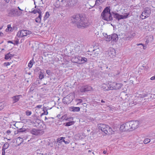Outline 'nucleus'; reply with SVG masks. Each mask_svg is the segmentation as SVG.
<instances>
[{"label":"nucleus","mask_w":155,"mask_h":155,"mask_svg":"<svg viewBox=\"0 0 155 155\" xmlns=\"http://www.w3.org/2000/svg\"><path fill=\"white\" fill-rule=\"evenodd\" d=\"M73 23L77 25L78 28H84L87 26L89 24L87 19L81 17L79 14L74 15L71 19Z\"/></svg>","instance_id":"f257e3e1"},{"label":"nucleus","mask_w":155,"mask_h":155,"mask_svg":"<svg viewBox=\"0 0 155 155\" xmlns=\"http://www.w3.org/2000/svg\"><path fill=\"white\" fill-rule=\"evenodd\" d=\"M26 130L25 129L20 128L17 130L16 133H15V134H19V135H20V136L16 140L17 142L18 143V145L21 144L25 140H27L28 137L25 132Z\"/></svg>","instance_id":"f03ea898"},{"label":"nucleus","mask_w":155,"mask_h":155,"mask_svg":"<svg viewBox=\"0 0 155 155\" xmlns=\"http://www.w3.org/2000/svg\"><path fill=\"white\" fill-rule=\"evenodd\" d=\"M110 8V7L105 8L101 13V16L102 19L107 21H111L113 19Z\"/></svg>","instance_id":"7ed1b4c3"},{"label":"nucleus","mask_w":155,"mask_h":155,"mask_svg":"<svg viewBox=\"0 0 155 155\" xmlns=\"http://www.w3.org/2000/svg\"><path fill=\"white\" fill-rule=\"evenodd\" d=\"M31 33V32L27 30H22L18 31L17 34V36L19 37H22L26 36Z\"/></svg>","instance_id":"20e7f679"},{"label":"nucleus","mask_w":155,"mask_h":155,"mask_svg":"<svg viewBox=\"0 0 155 155\" xmlns=\"http://www.w3.org/2000/svg\"><path fill=\"white\" fill-rule=\"evenodd\" d=\"M116 55V52L114 49L111 48H110L107 53L106 54V56L108 58H114Z\"/></svg>","instance_id":"39448f33"},{"label":"nucleus","mask_w":155,"mask_h":155,"mask_svg":"<svg viewBox=\"0 0 155 155\" xmlns=\"http://www.w3.org/2000/svg\"><path fill=\"white\" fill-rule=\"evenodd\" d=\"M112 13L114 15V18L118 19V21L121 19H124L127 18L129 15L128 13H126V15H120L117 13H114V12H112Z\"/></svg>","instance_id":"423d86ee"},{"label":"nucleus","mask_w":155,"mask_h":155,"mask_svg":"<svg viewBox=\"0 0 155 155\" xmlns=\"http://www.w3.org/2000/svg\"><path fill=\"white\" fill-rule=\"evenodd\" d=\"M130 122L131 130H135L138 127L139 122L138 120H132Z\"/></svg>","instance_id":"0eeeda50"},{"label":"nucleus","mask_w":155,"mask_h":155,"mask_svg":"<svg viewBox=\"0 0 155 155\" xmlns=\"http://www.w3.org/2000/svg\"><path fill=\"white\" fill-rule=\"evenodd\" d=\"M98 128L99 129L104 132L105 134H107V129L109 128V126L106 124H99Z\"/></svg>","instance_id":"6e6552de"},{"label":"nucleus","mask_w":155,"mask_h":155,"mask_svg":"<svg viewBox=\"0 0 155 155\" xmlns=\"http://www.w3.org/2000/svg\"><path fill=\"white\" fill-rule=\"evenodd\" d=\"M72 0H61V2H60V4L62 5H64L66 7H68L71 5V2Z\"/></svg>","instance_id":"1a4fd4ad"},{"label":"nucleus","mask_w":155,"mask_h":155,"mask_svg":"<svg viewBox=\"0 0 155 155\" xmlns=\"http://www.w3.org/2000/svg\"><path fill=\"white\" fill-rule=\"evenodd\" d=\"M150 12L151 10L150 8H146L142 12V15H143V14H144L146 15L143 18H142V19H144L148 17L150 15Z\"/></svg>","instance_id":"9d476101"},{"label":"nucleus","mask_w":155,"mask_h":155,"mask_svg":"<svg viewBox=\"0 0 155 155\" xmlns=\"http://www.w3.org/2000/svg\"><path fill=\"white\" fill-rule=\"evenodd\" d=\"M92 89V87L90 86H83L81 88L80 91L81 92H85L86 91H91Z\"/></svg>","instance_id":"9b49d317"},{"label":"nucleus","mask_w":155,"mask_h":155,"mask_svg":"<svg viewBox=\"0 0 155 155\" xmlns=\"http://www.w3.org/2000/svg\"><path fill=\"white\" fill-rule=\"evenodd\" d=\"M30 132L32 134L38 135L42 134L41 130L35 129H33L30 131Z\"/></svg>","instance_id":"f8f14e48"},{"label":"nucleus","mask_w":155,"mask_h":155,"mask_svg":"<svg viewBox=\"0 0 155 155\" xmlns=\"http://www.w3.org/2000/svg\"><path fill=\"white\" fill-rule=\"evenodd\" d=\"M83 46L81 45V46H79L78 45H75L74 46V50L76 53L78 54L81 53L82 50Z\"/></svg>","instance_id":"ddd939ff"},{"label":"nucleus","mask_w":155,"mask_h":155,"mask_svg":"<svg viewBox=\"0 0 155 155\" xmlns=\"http://www.w3.org/2000/svg\"><path fill=\"white\" fill-rule=\"evenodd\" d=\"M17 11L16 10L12 9L8 10V15L10 17H13L15 16Z\"/></svg>","instance_id":"4468645a"},{"label":"nucleus","mask_w":155,"mask_h":155,"mask_svg":"<svg viewBox=\"0 0 155 155\" xmlns=\"http://www.w3.org/2000/svg\"><path fill=\"white\" fill-rule=\"evenodd\" d=\"M76 59L80 60V62H81V63H84L86 62L87 60V59L84 57H82L78 56V58Z\"/></svg>","instance_id":"2eb2a0df"},{"label":"nucleus","mask_w":155,"mask_h":155,"mask_svg":"<svg viewBox=\"0 0 155 155\" xmlns=\"http://www.w3.org/2000/svg\"><path fill=\"white\" fill-rule=\"evenodd\" d=\"M21 95H18L14 96L12 97V98L13 101V103H16L18 102L19 100L20 97H21Z\"/></svg>","instance_id":"dca6fc26"},{"label":"nucleus","mask_w":155,"mask_h":155,"mask_svg":"<svg viewBox=\"0 0 155 155\" xmlns=\"http://www.w3.org/2000/svg\"><path fill=\"white\" fill-rule=\"evenodd\" d=\"M125 126V129L126 131L129 130L130 131L131 130L130 125V122H127L124 124Z\"/></svg>","instance_id":"f3484780"},{"label":"nucleus","mask_w":155,"mask_h":155,"mask_svg":"<svg viewBox=\"0 0 155 155\" xmlns=\"http://www.w3.org/2000/svg\"><path fill=\"white\" fill-rule=\"evenodd\" d=\"M70 110L74 112H78L80 111V108L79 107H71L70 108Z\"/></svg>","instance_id":"a211bd4d"},{"label":"nucleus","mask_w":155,"mask_h":155,"mask_svg":"<svg viewBox=\"0 0 155 155\" xmlns=\"http://www.w3.org/2000/svg\"><path fill=\"white\" fill-rule=\"evenodd\" d=\"M111 39L112 41H116L118 40V36L116 34H114L111 36Z\"/></svg>","instance_id":"6ab92c4d"},{"label":"nucleus","mask_w":155,"mask_h":155,"mask_svg":"<svg viewBox=\"0 0 155 155\" xmlns=\"http://www.w3.org/2000/svg\"><path fill=\"white\" fill-rule=\"evenodd\" d=\"M69 96H66V97H64L62 101L64 103V104H69L71 101H70L69 100Z\"/></svg>","instance_id":"aec40b11"},{"label":"nucleus","mask_w":155,"mask_h":155,"mask_svg":"<svg viewBox=\"0 0 155 155\" xmlns=\"http://www.w3.org/2000/svg\"><path fill=\"white\" fill-rule=\"evenodd\" d=\"M138 72L140 74L142 71L145 69V67L142 64H139L138 66Z\"/></svg>","instance_id":"412c9836"},{"label":"nucleus","mask_w":155,"mask_h":155,"mask_svg":"<svg viewBox=\"0 0 155 155\" xmlns=\"http://www.w3.org/2000/svg\"><path fill=\"white\" fill-rule=\"evenodd\" d=\"M101 88L104 91H108L110 90L109 86H108V85L105 84H103Z\"/></svg>","instance_id":"4be33fe9"},{"label":"nucleus","mask_w":155,"mask_h":155,"mask_svg":"<svg viewBox=\"0 0 155 155\" xmlns=\"http://www.w3.org/2000/svg\"><path fill=\"white\" fill-rule=\"evenodd\" d=\"M116 85L115 86V90L119 89L120 88L123 86V84L121 83H117L115 82Z\"/></svg>","instance_id":"5701e85b"},{"label":"nucleus","mask_w":155,"mask_h":155,"mask_svg":"<svg viewBox=\"0 0 155 155\" xmlns=\"http://www.w3.org/2000/svg\"><path fill=\"white\" fill-rule=\"evenodd\" d=\"M100 68H101V70H103L105 69H107V66L105 64L103 63V62L101 63L100 66H99Z\"/></svg>","instance_id":"b1692460"},{"label":"nucleus","mask_w":155,"mask_h":155,"mask_svg":"<svg viewBox=\"0 0 155 155\" xmlns=\"http://www.w3.org/2000/svg\"><path fill=\"white\" fill-rule=\"evenodd\" d=\"M33 121L34 123L35 124V126H38L41 123V120L38 119H35Z\"/></svg>","instance_id":"393cba45"},{"label":"nucleus","mask_w":155,"mask_h":155,"mask_svg":"<svg viewBox=\"0 0 155 155\" xmlns=\"http://www.w3.org/2000/svg\"><path fill=\"white\" fill-rule=\"evenodd\" d=\"M115 85H116L115 82H113L111 84L109 85L110 90H115Z\"/></svg>","instance_id":"a878e982"},{"label":"nucleus","mask_w":155,"mask_h":155,"mask_svg":"<svg viewBox=\"0 0 155 155\" xmlns=\"http://www.w3.org/2000/svg\"><path fill=\"white\" fill-rule=\"evenodd\" d=\"M14 56V54H12L10 53L7 54L5 55V59H8L9 58H11L12 57Z\"/></svg>","instance_id":"bb28decb"},{"label":"nucleus","mask_w":155,"mask_h":155,"mask_svg":"<svg viewBox=\"0 0 155 155\" xmlns=\"http://www.w3.org/2000/svg\"><path fill=\"white\" fill-rule=\"evenodd\" d=\"M41 15H39L38 17L35 19V21L37 23H40L41 20Z\"/></svg>","instance_id":"cd10ccee"},{"label":"nucleus","mask_w":155,"mask_h":155,"mask_svg":"<svg viewBox=\"0 0 155 155\" xmlns=\"http://www.w3.org/2000/svg\"><path fill=\"white\" fill-rule=\"evenodd\" d=\"M9 146V144L8 143H5L3 145L2 149L3 150H6L7 149Z\"/></svg>","instance_id":"c85d7f7f"},{"label":"nucleus","mask_w":155,"mask_h":155,"mask_svg":"<svg viewBox=\"0 0 155 155\" xmlns=\"http://www.w3.org/2000/svg\"><path fill=\"white\" fill-rule=\"evenodd\" d=\"M107 69L109 68V69L111 70V69L114 68V65L113 63H111L108 64L107 65Z\"/></svg>","instance_id":"c756f323"},{"label":"nucleus","mask_w":155,"mask_h":155,"mask_svg":"<svg viewBox=\"0 0 155 155\" xmlns=\"http://www.w3.org/2000/svg\"><path fill=\"white\" fill-rule=\"evenodd\" d=\"M107 134H113L114 131L109 126V128L107 129Z\"/></svg>","instance_id":"7c9ffc66"},{"label":"nucleus","mask_w":155,"mask_h":155,"mask_svg":"<svg viewBox=\"0 0 155 155\" xmlns=\"http://www.w3.org/2000/svg\"><path fill=\"white\" fill-rule=\"evenodd\" d=\"M53 119V117H49L48 118V120L46 122L49 124L50 123H52L54 122Z\"/></svg>","instance_id":"2f4dec72"},{"label":"nucleus","mask_w":155,"mask_h":155,"mask_svg":"<svg viewBox=\"0 0 155 155\" xmlns=\"http://www.w3.org/2000/svg\"><path fill=\"white\" fill-rule=\"evenodd\" d=\"M74 124V122L73 121L68 122L66 123V125H65L66 126H70Z\"/></svg>","instance_id":"473e14b6"},{"label":"nucleus","mask_w":155,"mask_h":155,"mask_svg":"<svg viewBox=\"0 0 155 155\" xmlns=\"http://www.w3.org/2000/svg\"><path fill=\"white\" fill-rule=\"evenodd\" d=\"M49 16V14L48 12H47L46 13L45 16L44 17V20L45 21V20H46L47 19V18H48Z\"/></svg>","instance_id":"72a5a7b5"},{"label":"nucleus","mask_w":155,"mask_h":155,"mask_svg":"<svg viewBox=\"0 0 155 155\" xmlns=\"http://www.w3.org/2000/svg\"><path fill=\"white\" fill-rule=\"evenodd\" d=\"M107 36H105V39L106 41H109L111 40V36L110 35H107Z\"/></svg>","instance_id":"f704fd0d"},{"label":"nucleus","mask_w":155,"mask_h":155,"mask_svg":"<svg viewBox=\"0 0 155 155\" xmlns=\"http://www.w3.org/2000/svg\"><path fill=\"white\" fill-rule=\"evenodd\" d=\"M125 126L124 125V124H123L120 126V129L122 131H126L125 130Z\"/></svg>","instance_id":"c9c22d12"},{"label":"nucleus","mask_w":155,"mask_h":155,"mask_svg":"<svg viewBox=\"0 0 155 155\" xmlns=\"http://www.w3.org/2000/svg\"><path fill=\"white\" fill-rule=\"evenodd\" d=\"M54 5L56 8H58L59 7H61L62 5L61 4H60V3H57V1H56L54 4Z\"/></svg>","instance_id":"e433bc0d"},{"label":"nucleus","mask_w":155,"mask_h":155,"mask_svg":"<svg viewBox=\"0 0 155 155\" xmlns=\"http://www.w3.org/2000/svg\"><path fill=\"white\" fill-rule=\"evenodd\" d=\"M33 60H31L29 63L28 66V67H29L30 68H31L32 67V65L33 64Z\"/></svg>","instance_id":"4c0bfd02"},{"label":"nucleus","mask_w":155,"mask_h":155,"mask_svg":"<svg viewBox=\"0 0 155 155\" xmlns=\"http://www.w3.org/2000/svg\"><path fill=\"white\" fill-rule=\"evenodd\" d=\"M65 138L64 137H61L57 139V142L60 143L62 141H63V140Z\"/></svg>","instance_id":"58836bf2"},{"label":"nucleus","mask_w":155,"mask_h":155,"mask_svg":"<svg viewBox=\"0 0 155 155\" xmlns=\"http://www.w3.org/2000/svg\"><path fill=\"white\" fill-rule=\"evenodd\" d=\"M150 140L149 139L146 138L144 140L143 142L145 144H147L150 142Z\"/></svg>","instance_id":"ea45409f"},{"label":"nucleus","mask_w":155,"mask_h":155,"mask_svg":"<svg viewBox=\"0 0 155 155\" xmlns=\"http://www.w3.org/2000/svg\"><path fill=\"white\" fill-rule=\"evenodd\" d=\"M12 28L11 27L10 25H8L7 26V28L6 30V31L8 32V31H11Z\"/></svg>","instance_id":"a19ab883"},{"label":"nucleus","mask_w":155,"mask_h":155,"mask_svg":"<svg viewBox=\"0 0 155 155\" xmlns=\"http://www.w3.org/2000/svg\"><path fill=\"white\" fill-rule=\"evenodd\" d=\"M137 46L141 45L142 46H143V49H145L147 48L146 45H145L142 43L137 44Z\"/></svg>","instance_id":"79ce46f5"},{"label":"nucleus","mask_w":155,"mask_h":155,"mask_svg":"<svg viewBox=\"0 0 155 155\" xmlns=\"http://www.w3.org/2000/svg\"><path fill=\"white\" fill-rule=\"evenodd\" d=\"M93 53H94V56H98V55L99 54V53L97 51H96L95 50H93Z\"/></svg>","instance_id":"37998d69"},{"label":"nucleus","mask_w":155,"mask_h":155,"mask_svg":"<svg viewBox=\"0 0 155 155\" xmlns=\"http://www.w3.org/2000/svg\"><path fill=\"white\" fill-rule=\"evenodd\" d=\"M45 110H45H44V112L41 114V116H42L43 115H47L48 114V112L47 111V110Z\"/></svg>","instance_id":"c03bdc74"},{"label":"nucleus","mask_w":155,"mask_h":155,"mask_svg":"<svg viewBox=\"0 0 155 155\" xmlns=\"http://www.w3.org/2000/svg\"><path fill=\"white\" fill-rule=\"evenodd\" d=\"M26 115L27 116H29L31 114V112L29 110H27L26 111Z\"/></svg>","instance_id":"a18cd8bd"},{"label":"nucleus","mask_w":155,"mask_h":155,"mask_svg":"<svg viewBox=\"0 0 155 155\" xmlns=\"http://www.w3.org/2000/svg\"><path fill=\"white\" fill-rule=\"evenodd\" d=\"M4 107V105L3 104L0 103V110H2Z\"/></svg>","instance_id":"49530a36"},{"label":"nucleus","mask_w":155,"mask_h":155,"mask_svg":"<svg viewBox=\"0 0 155 155\" xmlns=\"http://www.w3.org/2000/svg\"><path fill=\"white\" fill-rule=\"evenodd\" d=\"M37 12L39 14V15H41V10L37 8Z\"/></svg>","instance_id":"de8ad7c7"},{"label":"nucleus","mask_w":155,"mask_h":155,"mask_svg":"<svg viewBox=\"0 0 155 155\" xmlns=\"http://www.w3.org/2000/svg\"><path fill=\"white\" fill-rule=\"evenodd\" d=\"M46 73L49 75H50L51 74V71L49 70H47L46 71Z\"/></svg>","instance_id":"09e8293b"},{"label":"nucleus","mask_w":155,"mask_h":155,"mask_svg":"<svg viewBox=\"0 0 155 155\" xmlns=\"http://www.w3.org/2000/svg\"><path fill=\"white\" fill-rule=\"evenodd\" d=\"M31 12L32 13H33L34 14H36V13H37V9H34L31 12Z\"/></svg>","instance_id":"8fccbe9b"},{"label":"nucleus","mask_w":155,"mask_h":155,"mask_svg":"<svg viewBox=\"0 0 155 155\" xmlns=\"http://www.w3.org/2000/svg\"><path fill=\"white\" fill-rule=\"evenodd\" d=\"M99 2L98 0H96L95 2V5H100V4L99 2Z\"/></svg>","instance_id":"3c124183"},{"label":"nucleus","mask_w":155,"mask_h":155,"mask_svg":"<svg viewBox=\"0 0 155 155\" xmlns=\"http://www.w3.org/2000/svg\"><path fill=\"white\" fill-rule=\"evenodd\" d=\"M39 78L40 79H42L44 78V75L43 74H40L39 75Z\"/></svg>","instance_id":"603ef678"},{"label":"nucleus","mask_w":155,"mask_h":155,"mask_svg":"<svg viewBox=\"0 0 155 155\" xmlns=\"http://www.w3.org/2000/svg\"><path fill=\"white\" fill-rule=\"evenodd\" d=\"M74 58H75V61H74V62H75V63H78V62H80V60H79L78 59H76V58H78V57H74Z\"/></svg>","instance_id":"864d4df0"},{"label":"nucleus","mask_w":155,"mask_h":155,"mask_svg":"<svg viewBox=\"0 0 155 155\" xmlns=\"http://www.w3.org/2000/svg\"><path fill=\"white\" fill-rule=\"evenodd\" d=\"M10 63L9 62H5L4 63V65H5L6 66H8L10 65Z\"/></svg>","instance_id":"5fc2aeb1"},{"label":"nucleus","mask_w":155,"mask_h":155,"mask_svg":"<svg viewBox=\"0 0 155 155\" xmlns=\"http://www.w3.org/2000/svg\"><path fill=\"white\" fill-rule=\"evenodd\" d=\"M11 133V131L9 130H8L6 131V133L8 135L9 134Z\"/></svg>","instance_id":"6e6d98bb"},{"label":"nucleus","mask_w":155,"mask_h":155,"mask_svg":"<svg viewBox=\"0 0 155 155\" xmlns=\"http://www.w3.org/2000/svg\"><path fill=\"white\" fill-rule=\"evenodd\" d=\"M42 106V105H38L36 106V108H41Z\"/></svg>","instance_id":"4d7b16f0"},{"label":"nucleus","mask_w":155,"mask_h":155,"mask_svg":"<svg viewBox=\"0 0 155 155\" xmlns=\"http://www.w3.org/2000/svg\"><path fill=\"white\" fill-rule=\"evenodd\" d=\"M5 150H3V149H2V155H5Z\"/></svg>","instance_id":"13d9d810"},{"label":"nucleus","mask_w":155,"mask_h":155,"mask_svg":"<svg viewBox=\"0 0 155 155\" xmlns=\"http://www.w3.org/2000/svg\"><path fill=\"white\" fill-rule=\"evenodd\" d=\"M147 94H144L143 95H142L141 96V98H143V97H146L147 96Z\"/></svg>","instance_id":"bf43d9fd"},{"label":"nucleus","mask_w":155,"mask_h":155,"mask_svg":"<svg viewBox=\"0 0 155 155\" xmlns=\"http://www.w3.org/2000/svg\"><path fill=\"white\" fill-rule=\"evenodd\" d=\"M82 105H83V106L84 107H87V104L86 103H83Z\"/></svg>","instance_id":"052dcab7"},{"label":"nucleus","mask_w":155,"mask_h":155,"mask_svg":"<svg viewBox=\"0 0 155 155\" xmlns=\"http://www.w3.org/2000/svg\"><path fill=\"white\" fill-rule=\"evenodd\" d=\"M150 79L152 80H155V75L151 77L150 78Z\"/></svg>","instance_id":"680f3d73"},{"label":"nucleus","mask_w":155,"mask_h":155,"mask_svg":"<svg viewBox=\"0 0 155 155\" xmlns=\"http://www.w3.org/2000/svg\"><path fill=\"white\" fill-rule=\"evenodd\" d=\"M134 102L133 101L132 102H130L129 103V104L130 105H131V106H133V104H134Z\"/></svg>","instance_id":"e2e57ef3"},{"label":"nucleus","mask_w":155,"mask_h":155,"mask_svg":"<svg viewBox=\"0 0 155 155\" xmlns=\"http://www.w3.org/2000/svg\"><path fill=\"white\" fill-rule=\"evenodd\" d=\"M63 141L64 142L65 144H68L69 143V142L67 141H65L64 140H63Z\"/></svg>","instance_id":"0e129e2a"},{"label":"nucleus","mask_w":155,"mask_h":155,"mask_svg":"<svg viewBox=\"0 0 155 155\" xmlns=\"http://www.w3.org/2000/svg\"><path fill=\"white\" fill-rule=\"evenodd\" d=\"M56 1H57V3H60L61 2V0H57Z\"/></svg>","instance_id":"69168bd1"},{"label":"nucleus","mask_w":155,"mask_h":155,"mask_svg":"<svg viewBox=\"0 0 155 155\" xmlns=\"http://www.w3.org/2000/svg\"><path fill=\"white\" fill-rule=\"evenodd\" d=\"M78 101H79V102L78 103H81L82 102V101L81 99H78Z\"/></svg>","instance_id":"338daca9"},{"label":"nucleus","mask_w":155,"mask_h":155,"mask_svg":"<svg viewBox=\"0 0 155 155\" xmlns=\"http://www.w3.org/2000/svg\"><path fill=\"white\" fill-rule=\"evenodd\" d=\"M107 151L106 150H104L103 151V153L104 154H106L107 153Z\"/></svg>","instance_id":"774afa93"}]
</instances>
